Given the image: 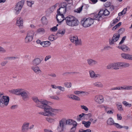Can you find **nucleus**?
Masks as SVG:
<instances>
[{"label": "nucleus", "mask_w": 132, "mask_h": 132, "mask_svg": "<svg viewBox=\"0 0 132 132\" xmlns=\"http://www.w3.org/2000/svg\"><path fill=\"white\" fill-rule=\"evenodd\" d=\"M59 124L57 127V129L59 131L61 132L63 131L64 127L66 125H74V124H77L76 122L71 119L67 120L63 118L59 121Z\"/></svg>", "instance_id": "nucleus-1"}, {"label": "nucleus", "mask_w": 132, "mask_h": 132, "mask_svg": "<svg viewBox=\"0 0 132 132\" xmlns=\"http://www.w3.org/2000/svg\"><path fill=\"white\" fill-rule=\"evenodd\" d=\"M42 106L43 107L42 108H40L44 109V112H39L38 113L45 116H54L55 114L52 112L56 113L58 111V110L52 108L51 107L48 105V104L43 105Z\"/></svg>", "instance_id": "nucleus-2"}, {"label": "nucleus", "mask_w": 132, "mask_h": 132, "mask_svg": "<svg viewBox=\"0 0 132 132\" xmlns=\"http://www.w3.org/2000/svg\"><path fill=\"white\" fill-rule=\"evenodd\" d=\"M65 21L67 25L71 27L77 26L79 23V22L77 18L71 15L65 17Z\"/></svg>", "instance_id": "nucleus-3"}, {"label": "nucleus", "mask_w": 132, "mask_h": 132, "mask_svg": "<svg viewBox=\"0 0 132 132\" xmlns=\"http://www.w3.org/2000/svg\"><path fill=\"white\" fill-rule=\"evenodd\" d=\"M109 13V12L107 10L102 9L100 10L98 14L94 13L92 14V15L94 18V19L99 21L100 18L107 15Z\"/></svg>", "instance_id": "nucleus-4"}, {"label": "nucleus", "mask_w": 132, "mask_h": 132, "mask_svg": "<svg viewBox=\"0 0 132 132\" xmlns=\"http://www.w3.org/2000/svg\"><path fill=\"white\" fill-rule=\"evenodd\" d=\"M3 93H0V97L2 98L0 99V106L2 108L7 106L8 105L9 101V97L6 96H3Z\"/></svg>", "instance_id": "nucleus-5"}, {"label": "nucleus", "mask_w": 132, "mask_h": 132, "mask_svg": "<svg viewBox=\"0 0 132 132\" xmlns=\"http://www.w3.org/2000/svg\"><path fill=\"white\" fill-rule=\"evenodd\" d=\"M94 22V19L90 18L86 19L84 18L80 22L81 25L85 28H87L93 24Z\"/></svg>", "instance_id": "nucleus-6"}, {"label": "nucleus", "mask_w": 132, "mask_h": 132, "mask_svg": "<svg viewBox=\"0 0 132 132\" xmlns=\"http://www.w3.org/2000/svg\"><path fill=\"white\" fill-rule=\"evenodd\" d=\"M34 34V31H27L26 36L24 38V43L28 44L31 42L33 39Z\"/></svg>", "instance_id": "nucleus-7"}, {"label": "nucleus", "mask_w": 132, "mask_h": 132, "mask_svg": "<svg viewBox=\"0 0 132 132\" xmlns=\"http://www.w3.org/2000/svg\"><path fill=\"white\" fill-rule=\"evenodd\" d=\"M33 100L36 104V105L39 108H42V105L44 104H48V103H50L47 101L46 100H39L37 97L33 98Z\"/></svg>", "instance_id": "nucleus-8"}, {"label": "nucleus", "mask_w": 132, "mask_h": 132, "mask_svg": "<svg viewBox=\"0 0 132 132\" xmlns=\"http://www.w3.org/2000/svg\"><path fill=\"white\" fill-rule=\"evenodd\" d=\"M24 0H22L16 4L15 8V10L16 11V14H18L19 13L24 5Z\"/></svg>", "instance_id": "nucleus-9"}, {"label": "nucleus", "mask_w": 132, "mask_h": 132, "mask_svg": "<svg viewBox=\"0 0 132 132\" xmlns=\"http://www.w3.org/2000/svg\"><path fill=\"white\" fill-rule=\"evenodd\" d=\"M22 99L24 101L28 100L29 97V92L24 89H22L20 94Z\"/></svg>", "instance_id": "nucleus-10"}, {"label": "nucleus", "mask_w": 132, "mask_h": 132, "mask_svg": "<svg viewBox=\"0 0 132 132\" xmlns=\"http://www.w3.org/2000/svg\"><path fill=\"white\" fill-rule=\"evenodd\" d=\"M119 67H120L119 62H117L111 63L108 65L107 66V68L110 69L113 68L114 69L117 70L119 69Z\"/></svg>", "instance_id": "nucleus-11"}, {"label": "nucleus", "mask_w": 132, "mask_h": 132, "mask_svg": "<svg viewBox=\"0 0 132 132\" xmlns=\"http://www.w3.org/2000/svg\"><path fill=\"white\" fill-rule=\"evenodd\" d=\"M56 18L58 23L60 24L63 20H65V18L64 17V14L57 13L56 15Z\"/></svg>", "instance_id": "nucleus-12"}, {"label": "nucleus", "mask_w": 132, "mask_h": 132, "mask_svg": "<svg viewBox=\"0 0 132 132\" xmlns=\"http://www.w3.org/2000/svg\"><path fill=\"white\" fill-rule=\"evenodd\" d=\"M120 36L119 34H117L114 35L112 39L111 40H109V44L110 45L113 44L115 42L117 41L119 39Z\"/></svg>", "instance_id": "nucleus-13"}, {"label": "nucleus", "mask_w": 132, "mask_h": 132, "mask_svg": "<svg viewBox=\"0 0 132 132\" xmlns=\"http://www.w3.org/2000/svg\"><path fill=\"white\" fill-rule=\"evenodd\" d=\"M94 100L97 103L101 104L104 101L103 96L101 95H96L95 97Z\"/></svg>", "instance_id": "nucleus-14"}, {"label": "nucleus", "mask_w": 132, "mask_h": 132, "mask_svg": "<svg viewBox=\"0 0 132 132\" xmlns=\"http://www.w3.org/2000/svg\"><path fill=\"white\" fill-rule=\"evenodd\" d=\"M29 123L24 122L22 127L21 131L22 132H26L28 131L29 129Z\"/></svg>", "instance_id": "nucleus-15"}, {"label": "nucleus", "mask_w": 132, "mask_h": 132, "mask_svg": "<svg viewBox=\"0 0 132 132\" xmlns=\"http://www.w3.org/2000/svg\"><path fill=\"white\" fill-rule=\"evenodd\" d=\"M16 23L17 25L19 26L20 29L23 28V19L21 17L18 18Z\"/></svg>", "instance_id": "nucleus-16"}, {"label": "nucleus", "mask_w": 132, "mask_h": 132, "mask_svg": "<svg viewBox=\"0 0 132 132\" xmlns=\"http://www.w3.org/2000/svg\"><path fill=\"white\" fill-rule=\"evenodd\" d=\"M87 62L88 65L90 66H93L97 65L98 62L96 60L91 59H89L87 60Z\"/></svg>", "instance_id": "nucleus-17"}, {"label": "nucleus", "mask_w": 132, "mask_h": 132, "mask_svg": "<svg viewBox=\"0 0 132 132\" xmlns=\"http://www.w3.org/2000/svg\"><path fill=\"white\" fill-rule=\"evenodd\" d=\"M22 89H12L9 91V92L15 94V95H20V94L21 90Z\"/></svg>", "instance_id": "nucleus-18"}, {"label": "nucleus", "mask_w": 132, "mask_h": 132, "mask_svg": "<svg viewBox=\"0 0 132 132\" xmlns=\"http://www.w3.org/2000/svg\"><path fill=\"white\" fill-rule=\"evenodd\" d=\"M89 72L90 76L92 78H96L97 77H100V75L95 74L94 72L92 70H89Z\"/></svg>", "instance_id": "nucleus-19"}, {"label": "nucleus", "mask_w": 132, "mask_h": 132, "mask_svg": "<svg viewBox=\"0 0 132 132\" xmlns=\"http://www.w3.org/2000/svg\"><path fill=\"white\" fill-rule=\"evenodd\" d=\"M31 69L35 73L37 74L41 73L42 72L41 71L38 66L36 67H35L34 66H32L31 67Z\"/></svg>", "instance_id": "nucleus-20"}, {"label": "nucleus", "mask_w": 132, "mask_h": 132, "mask_svg": "<svg viewBox=\"0 0 132 132\" xmlns=\"http://www.w3.org/2000/svg\"><path fill=\"white\" fill-rule=\"evenodd\" d=\"M40 59L37 58L34 59L32 61V64L34 65H37L40 64L42 61Z\"/></svg>", "instance_id": "nucleus-21"}, {"label": "nucleus", "mask_w": 132, "mask_h": 132, "mask_svg": "<svg viewBox=\"0 0 132 132\" xmlns=\"http://www.w3.org/2000/svg\"><path fill=\"white\" fill-rule=\"evenodd\" d=\"M66 11V8H61L59 7L57 11V13L61 14H65Z\"/></svg>", "instance_id": "nucleus-22"}, {"label": "nucleus", "mask_w": 132, "mask_h": 132, "mask_svg": "<svg viewBox=\"0 0 132 132\" xmlns=\"http://www.w3.org/2000/svg\"><path fill=\"white\" fill-rule=\"evenodd\" d=\"M121 55V57L124 59L131 60V55L124 53H122Z\"/></svg>", "instance_id": "nucleus-23"}, {"label": "nucleus", "mask_w": 132, "mask_h": 132, "mask_svg": "<svg viewBox=\"0 0 132 132\" xmlns=\"http://www.w3.org/2000/svg\"><path fill=\"white\" fill-rule=\"evenodd\" d=\"M119 64L120 67H122L124 68L128 67L130 66L129 63L125 62H120Z\"/></svg>", "instance_id": "nucleus-24"}, {"label": "nucleus", "mask_w": 132, "mask_h": 132, "mask_svg": "<svg viewBox=\"0 0 132 132\" xmlns=\"http://www.w3.org/2000/svg\"><path fill=\"white\" fill-rule=\"evenodd\" d=\"M93 86L100 88H102L103 86L102 84L100 82L97 81L94 83L93 84Z\"/></svg>", "instance_id": "nucleus-25"}, {"label": "nucleus", "mask_w": 132, "mask_h": 132, "mask_svg": "<svg viewBox=\"0 0 132 132\" xmlns=\"http://www.w3.org/2000/svg\"><path fill=\"white\" fill-rule=\"evenodd\" d=\"M65 29L64 28L59 29H58L56 34L57 35L61 34L62 36L65 33Z\"/></svg>", "instance_id": "nucleus-26"}, {"label": "nucleus", "mask_w": 132, "mask_h": 132, "mask_svg": "<svg viewBox=\"0 0 132 132\" xmlns=\"http://www.w3.org/2000/svg\"><path fill=\"white\" fill-rule=\"evenodd\" d=\"M107 123L108 125H114L115 123L113 119L111 118H110L108 119Z\"/></svg>", "instance_id": "nucleus-27"}, {"label": "nucleus", "mask_w": 132, "mask_h": 132, "mask_svg": "<svg viewBox=\"0 0 132 132\" xmlns=\"http://www.w3.org/2000/svg\"><path fill=\"white\" fill-rule=\"evenodd\" d=\"M50 44V42L48 41H46L43 42L41 43V45L44 47H47L48 46H49Z\"/></svg>", "instance_id": "nucleus-28"}, {"label": "nucleus", "mask_w": 132, "mask_h": 132, "mask_svg": "<svg viewBox=\"0 0 132 132\" xmlns=\"http://www.w3.org/2000/svg\"><path fill=\"white\" fill-rule=\"evenodd\" d=\"M82 123L84 125L85 127L88 128L90 126L91 122L90 121L86 122L85 121H83L82 122Z\"/></svg>", "instance_id": "nucleus-29"}, {"label": "nucleus", "mask_w": 132, "mask_h": 132, "mask_svg": "<svg viewBox=\"0 0 132 132\" xmlns=\"http://www.w3.org/2000/svg\"><path fill=\"white\" fill-rule=\"evenodd\" d=\"M78 37L77 36H73L70 38V39L71 41L72 42L74 43L77 40Z\"/></svg>", "instance_id": "nucleus-30"}, {"label": "nucleus", "mask_w": 132, "mask_h": 132, "mask_svg": "<svg viewBox=\"0 0 132 132\" xmlns=\"http://www.w3.org/2000/svg\"><path fill=\"white\" fill-rule=\"evenodd\" d=\"M116 105L118 110L119 111H123V110L122 108V104L120 103H118L116 104Z\"/></svg>", "instance_id": "nucleus-31"}, {"label": "nucleus", "mask_w": 132, "mask_h": 132, "mask_svg": "<svg viewBox=\"0 0 132 132\" xmlns=\"http://www.w3.org/2000/svg\"><path fill=\"white\" fill-rule=\"evenodd\" d=\"M41 21L42 23L44 24H46L47 23V19L45 16H43L42 17Z\"/></svg>", "instance_id": "nucleus-32"}, {"label": "nucleus", "mask_w": 132, "mask_h": 132, "mask_svg": "<svg viewBox=\"0 0 132 132\" xmlns=\"http://www.w3.org/2000/svg\"><path fill=\"white\" fill-rule=\"evenodd\" d=\"M74 93L76 95L82 93H84L85 94H88V93L87 92L83 91H75L74 92Z\"/></svg>", "instance_id": "nucleus-33"}, {"label": "nucleus", "mask_w": 132, "mask_h": 132, "mask_svg": "<svg viewBox=\"0 0 132 132\" xmlns=\"http://www.w3.org/2000/svg\"><path fill=\"white\" fill-rule=\"evenodd\" d=\"M18 58L16 57H6L4 59L5 60H12L17 59Z\"/></svg>", "instance_id": "nucleus-34"}, {"label": "nucleus", "mask_w": 132, "mask_h": 132, "mask_svg": "<svg viewBox=\"0 0 132 132\" xmlns=\"http://www.w3.org/2000/svg\"><path fill=\"white\" fill-rule=\"evenodd\" d=\"M77 125V124H74V125L73 126V127L71 128L70 132H75Z\"/></svg>", "instance_id": "nucleus-35"}, {"label": "nucleus", "mask_w": 132, "mask_h": 132, "mask_svg": "<svg viewBox=\"0 0 132 132\" xmlns=\"http://www.w3.org/2000/svg\"><path fill=\"white\" fill-rule=\"evenodd\" d=\"M82 8L83 6H81L80 7L75 10L74 11L75 12H76L77 13H80L82 10Z\"/></svg>", "instance_id": "nucleus-36"}, {"label": "nucleus", "mask_w": 132, "mask_h": 132, "mask_svg": "<svg viewBox=\"0 0 132 132\" xmlns=\"http://www.w3.org/2000/svg\"><path fill=\"white\" fill-rule=\"evenodd\" d=\"M122 51H126L127 50H128L130 49L128 47L125 45H123L122 46Z\"/></svg>", "instance_id": "nucleus-37"}, {"label": "nucleus", "mask_w": 132, "mask_h": 132, "mask_svg": "<svg viewBox=\"0 0 132 132\" xmlns=\"http://www.w3.org/2000/svg\"><path fill=\"white\" fill-rule=\"evenodd\" d=\"M64 86L67 88H70L71 86V84L70 82H65L64 83Z\"/></svg>", "instance_id": "nucleus-38"}, {"label": "nucleus", "mask_w": 132, "mask_h": 132, "mask_svg": "<svg viewBox=\"0 0 132 132\" xmlns=\"http://www.w3.org/2000/svg\"><path fill=\"white\" fill-rule=\"evenodd\" d=\"M74 43L76 45H81L82 43L81 40L80 39H78V38L77 40H76Z\"/></svg>", "instance_id": "nucleus-39"}, {"label": "nucleus", "mask_w": 132, "mask_h": 132, "mask_svg": "<svg viewBox=\"0 0 132 132\" xmlns=\"http://www.w3.org/2000/svg\"><path fill=\"white\" fill-rule=\"evenodd\" d=\"M122 104L125 106L128 107H130L131 105V104L125 101H123L122 102Z\"/></svg>", "instance_id": "nucleus-40"}, {"label": "nucleus", "mask_w": 132, "mask_h": 132, "mask_svg": "<svg viewBox=\"0 0 132 132\" xmlns=\"http://www.w3.org/2000/svg\"><path fill=\"white\" fill-rule=\"evenodd\" d=\"M46 119L48 122L51 123L54 122V119L50 118L47 117L46 118Z\"/></svg>", "instance_id": "nucleus-41"}, {"label": "nucleus", "mask_w": 132, "mask_h": 132, "mask_svg": "<svg viewBox=\"0 0 132 132\" xmlns=\"http://www.w3.org/2000/svg\"><path fill=\"white\" fill-rule=\"evenodd\" d=\"M72 99L73 100H75L77 101H80V98L77 96H76L74 95H72Z\"/></svg>", "instance_id": "nucleus-42"}, {"label": "nucleus", "mask_w": 132, "mask_h": 132, "mask_svg": "<svg viewBox=\"0 0 132 132\" xmlns=\"http://www.w3.org/2000/svg\"><path fill=\"white\" fill-rule=\"evenodd\" d=\"M66 3L65 2H63L60 4L59 6V7H61V8H66Z\"/></svg>", "instance_id": "nucleus-43"}, {"label": "nucleus", "mask_w": 132, "mask_h": 132, "mask_svg": "<svg viewBox=\"0 0 132 132\" xmlns=\"http://www.w3.org/2000/svg\"><path fill=\"white\" fill-rule=\"evenodd\" d=\"M77 73L75 72H66L63 73L62 75L63 76L67 75L69 74H73L75 73Z\"/></svg>", "instance_id": "nucleus-44"}, {"label": "nucleus", "mask_w": 132, "mask_h": 132, "mask_svg": "<svg viewBox=\"0 0 132 132\" xmlns=\"http://www.w3.org/2000/svg\"><path fill=\"white\" fill-rule=\"evenodd\" d=\"M8 62L7 61H5L2 62L0 63L2 67L5 66L8 63Z\"/></svg>", "instance_id": "nucleus-45"}, {"label": "nucleus", "mask_w": 132, "mask_h": 132, "mask_svg": "<svg viewBox=\"0 0 132 132\" xmlns=\"http://www.w3.org/2000/svg\"><path fill=\"white\" fill-rule=\"evenodd\" d=\"M114 125L118 128L121 129L122 128V126L120 125L118 123H115Z\"/></svg>", "instance_id": "nucleus-46"}, {"label": "nucleus", "mask_w": 132, "mask_h": 132, "mask_svg": "<svg viewBox=\"0 0 132 132\" xmlns=\"http://www.w3.org/2000/svg\"><path fill=\"white\" fill-rule=\"evenodd\" d=\"M57 28L56 26H54L50 29L51 31L53 32H55L57 30Z\"/></svg>", "instance_id": "nucleus-47"}, {"label": "nucleus", "mask_w": 132, "mask_h": 132, "mask_svg": "<svg viewBox=\"0 0 132 132\" xmlns=\"http://www.w3.org/2000/svg\"><path fill=\"white\" fill-rule=\"evenodd\" d=\"M48 38L49 40L51 41H53L55 39L54 36L53 35H50Z\"/></svg>", "instance_id": "nucleus-48"}, {"label": "nucleus", "mask_w": 132, "mask_h": 132, "mask_svg": "<svg viewBox=\"0 0 132 132\" xmlns=\"http://www.w3.org/2000/svg\"><path fill=\"white\" fill-rule=\"evenodd\" d=\"M118 90H126V85L123 86V87H118Z\"/></svg>", "instance_id": "nucleus-49"}, {"label": "nucleus", "mask_w": 132, "mask_h": 132, "mask_svg": "<svg viewBox=\"0 0 132 132\" xmlns=\"http://www.w3.org/2000/svg\"><path fill=\"white\" fill-rule=\"evenodd\" d=\"M50 98L52 99H54L56 100H58L59 99V97L56 96H50Z\"/></svg>", "instance_id": "nucleus-50"}, {"label": "nucleus", "mask_w": 132, "mask_h": 132, "mask_svg": "<svg viewBox=\"0 0 132 132\" xmlns=\"http://www.w3.org/2000/svg\"><path fill=\"white\" fill-rule=\"evenodd\" d=\"M81 108L82 109H84L86 111H87L88 110V108L86 106L84 105H82L81 106Z\"/></svg>", "instance_id": "nucleus-51"}, {"label": "nucleus", "mask_w": 132, "mask_h": 132, "mask_svg": "<svg viewBox=\"0 0 132 132\" xmlns=\"http://www.w3.org/2000/svg\"><path fill=\"white\" fill-rule=\"evenodd\" d=\"M126 38V36H125L123 37V38H122V39L121 41L119 43V44H121L123 43L124 41L125 40V39Z\"/></svg>", "instance_id": "nucleus-52"}, {"label": "nucleus", "mask_w": 132, "mask_h": 132, "mask_svg": "<svg viewBox=\"0 0 132 132\" xmlns=\"http://www.w3.org/2000/svg\"><path fill=\"white\" fill-rule=\"evenodd\" d=\"M51 55H49L47 56L45 58V61H47L48 60L51 58Z\"/></svg>", "instance_id": "nucleus-53"}, {"label": "nucleus", "mask_w": 132, "mask_h": 132, "mask_svg": "<svg viewBox=\"0 0 132 132\" xmlns=\"http://www.w3.org/2000/svg\"><path fill=\"white\" fill-rule=\"evenodd\" d=\"M126 90H132V86L126 85Z\"/></svg>", "instance_id": "nucleus-54"}, {"label": "nucleus", "mask_w": 132, "mask_h": 132, "mask_svg": "<svg viewBox=\"0 0 132 132\" xmlns=\"http://www.w3.org/2000/svg\"><path fill=\"white\" fill-rule=\"evenodd\" d=\"M57 88L62 91H64L65 90L64 88L61 86H57Z\"/></svg>", "instance_id": "nucleus-55"}, {"label": "nucleus", "mask_w": 132, "mask_h": 132, "mask_svg": "<svg viewBox=\"0 0 132 132\" xmlns=\"http://www.w3.org/2000/svg\"><path fill=\"white\" fill-rule=\"evenodd\" d=\"M117 119L118 120H120L121 119L122 117L121 116V115L120 114H117Z\"/></svg>", "instance_id": "nucleus-56"}, {"label": "nucleus", "mask_w": 132, "mask_h": 132, "mask_svg": "<svg viewBox=\"0 0 132 132\" xmlns=\"http://www.w3.org/2000/svg\"><path fill=\"white\" fill-rule=\"evenodd\" d=\"M111 3L110 2H107L105 4V6L106 7H109L111 5Z\"/></svg>", "instance_id": "nucleus-57"}, {"label": "nucleus", "mask_w": 132, "mask_h": 132, "mask_svg": "<svg viewBox=\"0 0 132 132\" xmlns=\"http://www.w3.org/2000/svg\"><path fill=\"white\" fill-rule=\"evenodd\" d=\"M38 31V32H45V30L44 29L42 28H40L39 29H38L37 30Z\"/></svg>", "instance_id": "nucleus-58"}, {"label": "nucleus", "mask_w": 132, "mask_h": 132, "mask_svg": "<svg viewBox=\"0 0 132 132\" xmlns=\"http://www.w3.org/2000/svg\"><path fill=\"white\" fill-rule=\"evenodd\" d=\"M107 107H105V110H106V111H107V113L108 114H112L113 113V112L112 111L110 110V111H107Z\"/></svg>", "instance_id": "nucleus-59"}, {"label": "nucleus", "mask_w": 132, "mask_h": 132, "mask_svg": "<svg viewBox=\"0 0 132 132\" xmlns=\"http://www.w3.org/2000/svg\"><path fill=\"white\" fill-rule=\"evenodd\" d=\"M0 52L4 53L6 52V50L4 48L0 46Z\"/></svg>", "instance_id": "nucleus-60"}, {"label": "nucleus", "mask_w": 132, "mask_h": 132, "mask_svg": "<svg viewBox=\"0 0 132 132\" xmlns=\"http://www.w3.org/2000/svg\"><path fill=\"white\" fill-rule=\"evenodd\" d=\"M33 3H33H32V2H30L29 1H27V5L31 7L32 5L33 4Z\"/></svg>", "instance_id": "nucleus-61"}, {"label": "nucleus", "mask_w": 132, "mask_h": 132, "mask_svg": "<svg viewBox=\"0 0 132 132\" xmlns=\"http://www.w3.org/2000/svg\"><path fill=\"white\" fill-rule=\"evenodd\" d=\"M17 108V105H15L12 106L11 107V108L12 109L14 110L15 109Z\"/></svg>", "instance_id": "nucleus-62"}, {"label": "nucleus", "mask_w": 132, "mask_h": 132, "mask_svg": "<svg viewBox=\"0 0 132 132\" xmlns=\"http://www.w3.org/2000/svg\"><path fill=\"white\" fill-rule=\"evenodd\" d=\"M92 114L90 113H89L88 114H85V116L86 117H88V118H90L92 117Z\"/></svg>", "instance_id": "nucleus-63"}, {"label": "nucleus", "mask_w": 132, "mask_h": 132, "mask_svg": "<svg viewBox=\"0 0 132 132\" xmlns=\"http://www.w3.org/2000/svg\"><path fill=\"white\" fill-rule=\"evenodd\" d=\"M82 6H83V7H84V8L86 9H87L88 7V6L85 4L82 5Z\"/></svg>", "instance_id": "nucleus-64"}]
</instances>
